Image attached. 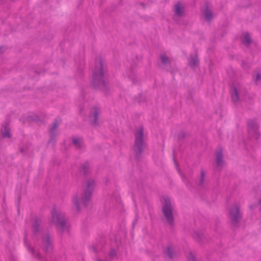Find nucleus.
<instances>
[{
  "label": "nucleus",
  "mask_w": 261,
  "mask_h": 261,
  "mask_svg": "<svg viewBox=\"0 0 261 261\" xmlns=\"http://www.w3.org/2000/svg\"><path fill=\"white\" fill-rule=\"evenodd\" d=\"M174 13L177 16H182L185 12V5L181 2H177L174 8Z\"/></svg>",
  "instance_id": "0eeeda50"
},
{
  "label": "nucleus",
  "mask_w": 261,
  "mask_h": 261,
  "mask_svg": "<svg viewBox=\"0 0 261 261\" xmlns=\"http://www.w3.org/2000/svg\"><path fill=\"white\" fill-rule=\"evenodd\" d=\"M242 40L243 43L246 45L249 44L251 41L250 37L249 34L247 33L243 34Z\"/></svg>",
  "instance_id": "9d476101"
},
{
  "label": "nucleus",
  "mask_w": 261,
  "mask_h": 261,
  "mask_svg": "<svg viewBox=\"0 0 261 261\" xmlns=\"http://www.w3.org/2000/svg\"><path fill=\"white\" fill-rule=\"evenodd\" d=\"M161 60L163 63L166 64L168 61V58L165 55H162L161 56Z\"/></svg>",
  "instance_id": "f3484780"
},
{
  "label": "nucleus",
  "mask_w": 261,
  "mask_h": 261,
  "mask_svg": "<svg viewBox=\"0 0 261 261\" xmlns=\"http://www.w3.org/2000/svg\"><path fill=\"white\" fill-rule=\"evenodd\" d=\"M198 63V60L196 57L191 58L189 62V64L191 66H196Z\"/></svg>",
  "instance_id": "f8f14e48"
},
{
  "label": "nucleus",
  "mask_w": 261,
  "mask_h": 261,
  "mask_svg": "<svg viewBox=\"0 0 261 261\" xmlns=\"http://www.w3.org/2000/svg\"><path fill=\"white\" fill-rule=\"evenodd\" d=\"M50 223L57 225L59 227L62 228L65 224L64 216L59 212L55 211L52 213Z\"/></svg>",
  "instance_id": "20e7f679"
},
{
  "label": "nucleus",
  "mask_w": 261,
  "mask_h": 261,
  "mask_svg": "<svg viewBox=\"0 0 261 261\" xmlns=\"http://www.w3.org/2000/svg\"><path fill=\"white\" fill-rule=\"evenodd\" d=\"M260 78H261V75H260L259 74H257L256 75V80H259Z\"/></svg>",
  "instance_id": "aec40b11"
},
{
  "label": "nucleus",
  "mask_w": 261,
  "mask_h": 261,
  "mask_svg": "<svg viewBox=\"0 0 261 261\" xmlns=\"http://www.w3.org/2000/svg\"><path fill=\"white\" fill-rule=\"evenodd\" d=\"M216 162L219 166H221L223 164V154L222 151H219L216 154Z\"/></svg>",
  "instance_id": "6e6552de"
},
{
  "label": "nucleus",
  "mask_w": 261,
  "mask_h": 261,
  "mask_svg": "<svg viewBox=\"0 0 261 261\" xmlns=\"http://www.w3.org/2000/svg\"><path fill=\"white\" fill-rule=\"evenodd\" d=\"M187 258L188 261H196L194 255L192 253L188 254Z\"/></svg>",
  "instance_id": "2eb2a0df"
},
{
  "label": "nucleus",
  "mask_w": 261,
  "mask_h": 261,
  "mask_svg": "<svg viewBox=\"0 0 261 261\" xmlns=\"http://www.w3.org/2000/svg\"><path fill=\"white\" fill-rule=\"evenodd\" d=\"M203 15L206 20H210L213 17V14L211 10L206 9L203 12Z\"/></svg>",
  "instance_id": "9b49d317"
},
{
  "label": "nucleus",
  "mask_w": 261,
  "mask_h": 261,
  "mask_svg": "<svg viewBox=\"0 0 261 261\" xmlns=\"http://www.w3.org/2000/svg\"><path fill=\"white\" fill-rule=\"evenodd\" d=\"M94 186V180H88L84 186L83 193H77L73 195L72 202L77 210H79L82 206H87L89 204Z\"/></svg>",
  "instance_id": "f257e3e1"
},
{
  "label": "nucleus",
  "mask_w": 261,
  "mask_h": 261,
  "mask_svg": "<svg viewBox=\"0 0 261 261\" xmlns=\"http://www.w3.org/2000/svg\"><path fill=\"white\" fill-rule=\"evenodd\" d=\"M97 115H98V112L97 111H95L94 112V115H93V117H94V120H95V122H96V119H97Z\"/></svg>",
  "instance_id": "a211bd4d"
},
{
  "label": "nucleus",
  "mask_w": 261,
  "mask_h": 261,
  "mask_svg": "<svg viewBox=\"0 0 261 261\" xmlns=\"http://www.w3.org/2000/svg\"><path fill=\"white\" fill-rule=\"evenodd\" d=\"M173 250L170 247H168L165 251V254L169 258H172L173 256Z\"/></svg>",
  "instance_id": "ddd939ff"
},
{
  "label": "nucleus",
  "mask_w": 261,
  "mask_h": 261,
  "mask_svg": "<svg viewBox=\"0 0 261 261\" xmlns=\"http://www.w3.org/2000/svg\"><path fill=\"white\" fill-rule=\"evenodd\" d=\"M173 208L170 198H164L163 203V213L169 223H171L173 221Z\"/></svg>",
  "instance_id": "7ed1b4c3"
},
{
  "label": "nucleus",
  "mask_w": 261,
  "mask_h": 261,
  "mask_svg": "<svg viewBox=\"0 0 261 261\" xmlns=\"http://www.w3.org/2000/svg\"><path fill=\"white\" fill-rule=\"evenodd\" d=\"M103 73L101 62H99L98 65L95 69L93 74V81L95 84H100L103 82Z\"/></svg>",
  "instance_id": "39448f33"
},
{
  "label": "nucleus",
  "mask_w": 261,
  "mask_h": 261,
  "mask_svg": "<svg viewBox=\"0 0 261 261\" xmlns=\"http://www.w3.org/2000/svg\"><path fill=\"white\" fill-rule=\"evenodd\" d=\"M229 217L234 223H236L241 218V215L238 205H234L230 208L229 210Z\"/></svg>",
  "instance_id": "423d86ee"
},
{
  "label": "nucleus",
  "mask_w": 261,
  "mask_h": 261,
  "mask_svg": "<svg viewBox=\"0 0 261 261\" xmlns=\"http://www.w3.org/2000/svg\"><path fill=\"white\" fill-rule=\"evenodd\" d=\"M73 142L74 144L78 145L79 144H81V143L82 142V140L78 138H74L73 139Z\"/></svg>",
  "instance_id": "dca6fc26"
},
{
  "label": "nucleus",
  "mask_w": 261,
  "mask_h": 261,
  "mask_svg": "<svg viewBox=\"0 0 261 261\" xmlns=\"http://www.w3.org/2000/svg\"><path fill=\"white\" fill-rule=\"evenodd\" d=\"M232 98L233 101L236 102L239 100L238 93L236 89H234L232 94Z\"/></svg>",
  "instance_id": "4468645a"
},
{
  "label": "nucleus",
  "mask_w": 261,
  "mask_h": 261,
  "mask_svg": "<svg viewBox=\"0 0 261 261\" xmlns=\"http://www.w3.org/2000/svg\"><path fill=\"white\" fill-rule=\"evenodd\" d=\"M2 134L4 137H10V129L7 126H4L2 128Z\"/></svg>",
  "instance_id": "1a4fd4ad"
},
{
  "label": "nucleus",
  "mask_w": 261,
  "mask_h": 261,
  "mask_svg": "<svg viewBox=\"0 0 261 261\" xmlns=\"http://www.w3.org/2000/svg\"><path fill=\"white\" fill-rule=\"evenodd\" d=\"M58 126V124L57 123H55L51 129L52 130H53L54 129H55L56 128H57Z\"/></svg>",
  "instance_id": "6ab92c4d"
},
{
  "label": "nucleus",
  "mask_w": 261,
  "mask_h": 261,
  "mask_svg": "<svg viewBox=\"0 0 261 261\" xmlns=\"http://www.w3.org/2000/svg\"><path fill=\"white\" fill-rule=\"evenodd\" d=\"M146 147L145 142L143 129L142 127L139 128L135 133V140L134 146V151L138 155L142 153Z\"/></svg>",
  "instance_id": "f03ea898"
}]
</instances>
